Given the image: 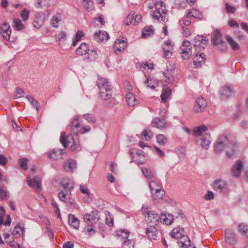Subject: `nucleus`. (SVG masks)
<instances>
[{"label":"nucleus","instance_id":"1","mask_svg":"<svg viewBox=\"0 0 248 248\" xmlns=\"http://www.w3.org/2000/svg\"><path fill=\"white\" fill-rule=\"evenodd\" d=\"M238 146L235 136L228 133L222 134L217 138L214 144V151L217 153H220L225 149L227 156L232 158L236 155Z\"/></svg>","mask_w":248,"mask_h":248},{"label":"nucleus","instance_id":"2","mask_svg":"<svg viewBox=\"0 0 248 248\" xmlns=\"http://www.w3.org/2000/svg\"><path fill=\"white\" fill-rule=\"evenodd\" d=\"M69 128L72 134H69L67 137H65L64 133H62L60 137V141L64 147H66L67 145L72 141V144L71 145L70 150L74 151L79 147V141L77 139H74L72 134L78 136L79 134L80 130L81 129V125L79 121V118L77 116L72 121L70 125L67 126Z\"/></svg>","mask_w":248,"mask_h":248},{"label":"nucleus","instance_id":"3","mask_svg":"<svg viewBox=\"0 0 248 248\" xmlns=\"http://www.w3.org/2000/svg\"><path fill=\"white\" fill-rule=\"evenodd\" d=\"M170 235L172 238L180 239L178 244L180 247H185L189 245L190 240L188 235L186 233L185 230L182 227L174 228L170 233Z\"/></svg>","mask_w":248,"mask_h":248},{"label":"nucleus","instance_id":"4","mask_svg":"<svg viewBox=\"0 0 248 248\" xmlns=\"http://www.w3.org/2000/svg\"><path fill=\"white\" fill-rule=\"evenodd\" d=\"M98 213L96 211H93L91 214H85L83 216V219L86 223L87 226L84 228L83 232L91 233L90 235L96 232L94 229L95 220H99L100 218L97 217Z\"/></svg>","mask_w":248,"mask_h":248},{"label":"nucleus","instance_id":"5","mask_svg":"<svg viewBox=\"0 0 248 248\" xmlns=\"http://www.w3.org/2000/svg\"><path fill=\"white\" fill-rule=\"evenodd\" d=\"M211 42L213 46H217L218 49L223 51L227 47L226 42L223 40L222 34L219 29H216L211 33Z\"/></svg>","mask_w":248,"mask_h":248},{"label":"nucleus","instance_id":"6","mask_svg":"<svg viewBox=\"0 0 248 248\" xmlns=\"http://www.w3.org/2000/svg\"><path fill=\"white\" fill-rule=\"evenodd\" d=\"M209 39L203 36L197 35L194 39L193 45L196 51H201L207 46Z\"/></svg>","mask_w":248,"mask_h":248},{"label":"nucleus","instance_id":"7","mask_svg":"<svg viewBox=\"0 0 248 248\" xmlns=\"http://www.w3.org/2000/svg\"><path fill=\"white\" fill-rule=\"evenodd\" d=\"M181 58L183 60H188L192 55V46L188 40L183 42L180 48Z\"/></svg>","mask_w":248,"mask_h":248},{"label":"nucleus","instance_id":"8","mask_svg":"<svg viewBox=\"0 0 248 248\" xmlns=\"http://www.w3.org/2000/svg\"><path fill=\"white\" fill-rule=\"evenodd\" d=\"M207 107L206 100L202 96L197 97L194 102L193 111L196 113L203 112Z\"/></svg>","mask_w":248,"mask_h":248},{"label":"nucleus","instance_id":"9","mask_svg":"<svg viewBox=\"0 0 248 248\" xmlns=\"http://www.w3.org/2000/svg\"><path fill=\"white\" fill-rule=\"evenodd\" d=\"M144 206L141 208L142 212L144 216L147 217L146 221L153 225H157L159 223L160 216L154 211H144Z\"/></svg>","mask_w":248,"mask_h":248},{"label":"nucleus","instance_id":"10","mask_svg":"<svg viewBox=\"0 0 248 248\" xmlns=\"http://www.w3.org/2000/svg\"><path fill=\"white\" fill-rule=\"evenodd\" d=\"M64 149H54L52 151L48 153L47 156L48 158L54 160H58L63 159L65 155Z\"/></svg>","mask_w":248,"mask_h":248},{"label":"nucleus","instance_id":"11","mask_svg":"<svg viewBox=\"0 0 248 248\" xmlns=\"http://www.w3.org/2000/svg\"><path fill=\"white\" fill-rule=\"evenodd\" d=\"M156 226L157 225H150L146 228L145 233L150 239H156L158 234Z\"/></svg>","mask_w":248,"mask_h":248},{"label":"nucleus","instance_id":"12","mask_svg":"<svg viewBox=\"0 0 248 248\" xmlns=\"http://www.w3.org/2000/svg\"><path fill=\"white\" fill-rule=\"evenodd\" d=\"M11 33L10 26L7 23L0 25V35L5 40H9Z\"/></svg>","mask_w":248,"mask_h":248},{"label":"nucleus","instance_id":"13","mask_svg":"<svg viewBox=\"0 0 248 248\" xmlns=\"http://www.w3.org/2000/svg\"><path fill=\"white\" fill-rule=\"evenodd\" d=\"M243 169V163L241 160L236 161L231 169V174L234 177H239L240 175L242 170Z\"/></svg>","mask_w":248,"mask_h":248},{"label":"nucleus","instance_id":"14","mask_svg":"<svg viewBox=\"0 0 248 248\" xmlns=\"http://www.w3.org/2000/svg\"><path fill=\"white\" fill-rule=\"evenodd\" d=\"M225 239L227 243L234 245L236 243V237L234 232L230 229L225 231Z\"/></svg>","mask_w":248,"mask_h":248},{"label":"nucleus","instance_id":"15","mask_svg":"<svg viewBox=\"0 0 248 248\" xmlns=\"http://www.w3.org/2000/svg\"><path fill=\"white\" fill-rule=\"evenodd\" d=\"M62 166L65 171L72 172L77 168V163L74 160L69 159L63 162Z\"/></svg>","mask_w":248,"mask_h":248},{"label":"nucleus","instance_id":"16","mask_svg":"<svg viewBox=\"0 0 248 248\" xmlns=\"http://www.w3.org/2000/svg\"><path fill=\"white\" fill-rule=\"evenodd\" d=\"M205 54L202 52L197 53L193 58V62L196 68L200 67L205 62Z\"/></svg>","mask_w":248,"mask_h":248},{"label":"nucleus","instance_id":"17","mask_svg":"<svg viewBox=\"0 0 248 248\" xmlns=\"http://www.w3.org/2000/svg\"><path fill=\"white\" fill-rule=\"evenodd\" d=\"M96 84L100 91H103L105 88L107 89L108 86L109 87V88H112V86L108 79L100 76H98Z\"/></svg>","mask_w":248,"mask_h":248},{"label":"nucleus","instance_id":"18","mask_svg":"<svg viewBox=\"0 0 248 248\" xmlns=\"http://www.w3.org/2000/svg\"><path fill=\"white\" fill-rule=\"evenodd\" d=\"M149 186L152 194L154 193V191L155 192L162 188L160 181L155 177L151 180L149 182Z\"/></svg>","mask_w":248,"mask_h":248},{"label":"nucleus","instance_id":"19","mask_svg":"<svg viewBox=\"0 0 248 248\" xmlns=\"http://www.w3.org/2000/svg\"><path fill=\"white\" fill-rule=\"evenodd\" d=\"M127 46V43L124 40L117 39L116 40L113 48L115 53L121 52Z\"/></svg>","mask_w":248,"mask_h":248},{"label":"nucleus","instance_id":"20","mask_svg":"<svg viewBox=\"0 0 248 248\" xmlns=\"http://www.w3.org/2000/svg\"><path fill=\"white\" fill-rule=\"evenodd\" d=\"M90 49L88 44L83 43L77 48L76 53L78 55L83 56L88 54Z\"/></svg>","mask_w":248,"mask_h":248},{"label":"nucleus","instance_id":"21","mask_svg":"<svg viewBox=\"0 0 248 248\" xmlns=\"http://www.w3.org/2000/svg\"><path fill=\"white\" fill-rule=\"evenodd\" d=\"M213 186L215 190L219 192H222L227 188L226 183L221 179L216 180L214 183Z\"/></svg>","mask_w":248,"mask_h":248},{"label":"nucleus","instance_id":"22","mask_svg":"<svg viewBox=\"0 0 248 248\" xmlns=\"http://www.w3.org/2000/svg\"><path fill=\"white\" fill-rule=\"evenodd\" d=\"M220 94L223 98H228L232 95V89L228 85H224L221 87Z\"/></svg>","mask_w":248,"mask_h":248},{"label":"nucleus","instance_id":"23","mask_svg":"<svg viewBox=\"0 0 248 248\" xmlns=\"http://www.w3.org/2000/svg\"><path fill=\"white\" fill-rule=\"evenodd\" d=\"M107 88V89L105 88L104 90L100 91L99 92L100 97L105 101L110 100L112 99V88H109L108 86Z\"/></svg>","mask_w":248,"mask_h":248},{"label":"nucleus","instance_id":"24","mask_svg":"<svg viewBox=\"0 0 248 248\" xmlns=\"http://www.w3.org/2000/svg\"><path fill=\"white\" fill-rule=\"evenodd\" d=\"M44 16L40 13H36L32 23L33 27L36 29H40L44 24Z\"/></svg>","mask_w":248,"mask_h":248},{"label":"nucleus","instance_id":"25","mask_svg":"<svg viewBox=\"0 0 248 248\" xmlns=\"http://www.w3.org/2000/svg\"><path fill=\"white\" fill-rule=\"evenodd\" d=\"M58 196L60 201L66 202L71 200V192L67 191L66 190H62L58 193Z\"/></svg>","mask_w":248,"mask_h":248},{"label":"nucleus","instance_id":"26","mask_svg":"<svg viewBox=\"0 0 248 248\" xmlns=\"http://www.w3.org/2000/svg\"><path fill=\"white\" fill-rule=\"evenodd\" d=\"M68 223L70 226L76 230L79 228L80 221L74 215L69 214L68 216Z\"/></svg>","mask_w":248,"mask_h":248},{"label":"nucleus","instance_id":"27","mask_svg":"<svg viewBox=\"0 0 248 248\" xmlns=\"http://www.w3.org/2000/svg\"><path fill=\"white\" fill-rule=\"evenodd\" d=\"M109 38V34L106 31H99L94 34V39L98 42H102L104 40L107 41Z\"/></svg>","mask_w":248,"mask_h":248},{"label":"nucleus","instance_id":"28","mask_svg":"<svg viewBox=\"0 0 248 248\" xmlns=\"http://www.w3.org/2000/svg\"><path fill=\"white\" fill-rule=\"evenodd\" d=\"M125 98L129 106L133 107L139 103V101L136 99L135 95L131 92H129L126 94Z\"/></svg>","mask_w":248,"mask_h":248},{"label":"nucleus","instance_id":"29","mask_svg":"<svg viewBox=\"0 0 248 248\" xmlns=\"http://www.w3.org/2000/svg\"><path fill=\"white\" fill-rule=\"evenodd\" d=\"M27 184L31 187H33L35 189H39L41 187V184L40 179L38 177H34L32 180L29 179V176L28 177Z\"/></svg>","mask_w":248,"mask_h":248},{"label":"nucleus","instance_id":"30","mask_svg":"<svg viewBox=\"0 0 248 248\" xmlns=\"http://www.w3.org/2000/svg\"><path fill=\"white\" fill-rule=\"evenodd\" d=\"M166 124V122L165 119L157 117L154 119L152 123V125L155 127L162 128L165 127Z\"/></svg>","mask_w":248,"mask_h":248},{"label":"nucleus","instance_id":"31","mask_svg":"<svg viewBox=\"0 0 248 248\" xmlns=\"http://www.w3.org/2000/svg\"><path fill=\"white\" fill-rule=\"evenodd\" d=\"M173 72L174 70L171 69L170 70L167 69L163 72V74L166 78L165 81L168 84L172 83L174 81V77L172 75Z\"/></svg>","mask_w":248,"mask_h":248},{"label":"nucleus","instance_id":"32","mask_svg":"<svg viewBox=\"0 0 248 248\" xmlns=\"http://www.w3.org/2000/svg\"><path fill=\"white\" fill-rule=\"evenodd\" d=\"M189 16H191L195 18L201 19L202 17V12L196 9H193L190 10L186 15V18H188Z\"/></svg>","mask_w":248,"mask_h":248},{"label":"nucleus","instance_id":"33","mask_svg":"<svg viewBox=\"0 0 248 248\" xmlns=\"http://www.w3.org/2000/svg\"><path fill=\"white\" fill-rule=\"evenodd\" d=\"M161 221L166 225H170L174 220L173 215L169 214V217L166 214H161L160 216V219Z\"/></svg>","mask_w":248,"mask_h":248},{"label":"nucleus","instance_id":"34","mask_svg":"<svg viewBox=\"0 0 248 248\" xmlns=\"http://www.w3.org/2000/svg\"><path fill=\"white\" fill-rule=\"evenodd\" d=\"M135 161L140 164H143L146 161L145 155L142 153V151L137 152L134 156Z\"/></svg>","mask_w":248,"mask_h":248},{"label":"nucleus","instance_id":"35","mask_svg":"<svg viewBox=\"0 0 248 248\" xmlns=\"http://www.w3.org/2000/svg\"><path fill=\"white\" fill-rule=\"evenodd\" d=\"M171 94V91L169 87L163 89L161 95L162 102H166L168 99L170 97Z\"/></svg>","mask_w":248,"mask_h":248},{"label":"nucleus","instance_id":"36","mask_svg":"<svg viewBox=\"0 0 248 248\" xmlns=\"http://www.w3.org/2000/svg\"><path fill=\"white\" fill-rule=\"evenodd\" d=\"M154 31L155 30L152 26L146 27L142 31L141 36L143 38H147L151 35L154 34Z\"/></svg>","mask_w":248,"mask_h":248},{"label":"nucleus","instance_id":"37","mask_svg":"<svg viewBox=\"0 0 248 248\" xmlns=\"http://www.w3.org/2000/svg\"><path fill=\"white\" fill-rule=\"evenodd\" d=\"M201 146L204 149H207V147L210 144V136L207 134H205L201 138Z\"/></svg>","mask_w":248,"mask_h":248},{"label":"nucleus","instance_id":"38","mask_svg":"<svg viewBox=\"0 0 248 248\" xmlns=\"http://www.w3.org/2000/svg\"><path fill=\"white\" fill-rule=\"evenodd\" d=\"M165 193L164 190L163 188L160 189L152 193L153 198L156 201L162 200L164 198Z\"/></svg>","mask_w":248,"mask_h":248},{"label":"nucleus","instance_id":"39","mask_svg":"<svg viewBox=\"0 0 248 248\" xmlns=\"http://www.w3.org/2000/svg\"><path fill=\"white\" fill-rule=\"evenodd\" d=\"M62 185L63 188V190H67V191L71 192L74 188V183L70 180L63 181Z\"/></svg>","mask_w":248,"mask_h":248},{"label":"nucleus","instance_id":"40","mask_svg":"<svg viewBox=\"0 0 248 248\" xmlns=\"http://www.w3.org/2000/svg\"><path fill=\"white\" fill-rule=\"evenodd\" d=\"M26 98L31 103L32 107L35 108L37 111H38L40 108V104L39 102L31 95H26Z\"/></svg>","mask_w":248,"mask_h":248},{"label":"nucleus","instance_id":"41","mask_svg":"<svg viewBox=\"0 0 248 248\" xmlns=\"http://www.w3.org/2000/svg\"><path fill=\"white\" fill-rule=\"evenodd\" d=\"M142 172L144 176L148 179L152 180L155 178L154 174L151 170L146 167H142L141 169Z\"/></svg>","mask_w":248,"mask_h":248},{"label":"nucleus","instance_id":"42","mask_svg":"<svg viewBox=\"0 0 248 248\" xmlns=\"http://www.w3.org/2000/svg\"><path fill=\"white\" fill-rule=\"evenodd\" d=\"M116 234L118 237H121L124 239H127L130 234V232L126 229H120L116 231Z\"/></svg>","mask_w":248,"mask_h":248},{"label":"nucleus","instance_id":"43","mask_svg":"<svg viewBox=\"0 0 248 248\" xmlns=\"http://www.w3.org/2000/svg\"><path fill=\"white\" fill-rule=\"evenodd\" d=\"M207 129V127L204 125H201L195 127L193 130L194 135L195 136H200L202 135L203 132L206 131Z\"/></svg>","mask_w":248,"mask_h":248},{"label":"nucleus","instance_id":"44","mask_svg":"<svg viewBox=\"0 0 248 248\" xmlns=\"http://www.w3.org/2000/svg\"><path fill=\"white\" fill-rule=\"evenodd\" d=\"M13 27L17 31H21L24 29V26L19 18H15L14 19Z\"/></svg>","mask_w":248,"mask_h":248},{"label":"nucleus","instance_id":"45","mask_svg":"<svg viewBox=\"0 0 248 248\" xmlns=\"http://www.w3.org/2000/svg\"><path fill=\"white\" fill-rule=\"evenodd\" d=\"M226 39L233 50H237L239 49V44L232 37L228 36Z\"/></svg>","mask_w":248,"mask_h":248},{"label":"nucleus","instance_id":"46","mask_svg":"<svg viewBox=\"0 0 248 248\" xmlns=\"http://www.w3.org/2000/svg\"><path fill=\"white\" fill-rule=\"evenodd\" d=\"M82 117L86 120L90 124H94L96 121L95 117L91 113H86L82 116Z\"/></svg>","mask_w":248,"mask_h":248},{"label":"nucleus","instance_id":"47","mask_svg":"<svg viewBox=\"0 0 248 248\" xmlns=\"http://www.w3.org/2000/svg\"><path fill=\"white\" fill-rule=\"evenodd\" d=\"M24 228L19 225H16L13 231V235L16 237H20L23 233Z\"/></svg>","mask_w":248,"mask_h":248},{"label":"nucleus","instance_id":"48","mask_svg":"<svg viewBox=\"0 0 248 248\" xmlns=\"http://www.w3.org/2000/svg\"><path fill=\"white\" fill-rule=\"evenodd\" d=\"M155 81V80L154 78L149 77L146 78L144 83L150 88L155 89L157 85Z\"/></svg>","mask_w":248,"mask_h":248},{"label":"nucleus","instance_id":"49","mask_svg":"<svg viewBox=\"0 0 248 248\" xmlns=\"http://www.w3.org/2000/svg\"><path fill=\"white\" fill-rule=\"evenodd\" d=\"M152 136V133L151 130H144L141 134V138L142 140H148Z\"/></svg>","mask_w":248,"mask_h":248},{"label":"nucleus","instance_id":"50","mask_svg":"<svg viewBox=\"0 0 248 248\" xmlns=\"http://www.w3.org/2000/svg\"><path fill=\"white\" fill-rule=\"evenodd\" d=\"M80 191L81 192V193H82L83 194H87V195L88 196L87 202H91L92 201V199L89 196L90 192V191H89V189L88 188V187L87 186H85L80 185Z\"/></svg>","mask_w":248,"mask_h":248},{"label":"nucleus","instance_id":"51","mask_svg":"<svg viewBox=\"0 0 248 248\" xmlns=\"http://www.w3.org/2000/svg\"><path fill=\"white\" fill-rule=\"evenodd\" d=\"M156 138L157 143L160 145H165L167 142V138L163 134H159Z\"/></svg>","mask_w":248,"mask_h":248},{"label":"nucleus","instance_id":"52","mask_svg":"<svg viewBox=\"0 0 248 248\" xmlns=\"http://www.w3.org/2000/svg\"><path fill=\"white\" fill-rule=\"evenodd\" d=\"M90 51V53H88L89 56L86 57V59L89 61L94 60L97 56L96 50L95 49H92Z\"/></svg>","mask_w":248,"mask_h":248},{"label":"nucleus","instance_id":"53","mask_svg":"<svg viewBox=\"0 0 248 248\" xmlns=\"http://www.w3.org/2000/svg\"><path fill=\"white\" fill-rule=\"evenodd\" d=\"M239 231L243 235L248 236V226L243 224H240L238 226Z\"/></svg>","mask_w":248,"mask_h":248},{"label":"nucleus","instance_id":"54","mask_svg":"<svg viewBox=\"0 0 248 248\" xmlns=\"http://www.w3.org/2000/svg\"><path fill=\"white\" fill-rule=\"evenodd\" d=\"M30 11L26 9H24L20 13V16L23 21H26L28 20Z\"/></svg>","mask_w":248,"mask_h":248},{"label":"nucleus","instance_id":"55","mask_svg":"<svg viewBox=\"0 0 248 248\" xmlns=\"http://www.w3.org/2000/svg\"><path fill=\"white\" fill-rule=\"evenodd\" d=\"M134 242L130 239H126L123 243L124 248H134Z\"/></svg>","mask_w":248,"mask_h":248},{"label":"nucleus","instance_id":"56","mask_svg":"<svg viewBox=\"0 0 248 248\" xmlns=\"http://www.w3.org/2000/svg\"><path fill=\"white\" fill-rule=\"evenodd\" d=\"M165 47L167 49L172 50L173 47V43H172L170 39H168L164 42V44L162 45V47Z\"/></svg>","mask_w":248,"mask_h":248},{"label":"nucleus","instance_id":"57","mask_svg":"<svg viewBox=\"0 0 248 248\" xmlns=\"http://www.w3.org/2000/svg\"><path fill=\"white\" fill-rule=\"evenodd\" d=\"M163 51L164 53L163 55V57L165 59H169L172 55V50H169L167 49V48L165 47H163Z\"/></svg>","mask_w":248,"mask_h":248},{"label":"nucleus","instance_id":"58","mask_svg":"<svg viewBox=\"0 0 248 248\" xmlns=\"http://www.w3.org/2000/svg\"><path fill=\"white\" fill-rule=\"evenodd\" d=\"M28 164V159L26 158H21L19 160V164L21 168L24 169V170H27L28 169L27 167Z\"/></svg>","mask_w":248,"mask_h":248},{"label":"nucleus","instance_id":"59","mask_svg":"<svg viewBox=\"0 0 248 248\" xmlns=\"http://www.w3.org/2000/svg\"><path fill=\"white\" fill-rule=\"evenodd\" d=\"M52 206L55 208L56 210L54 211L55 214L57 215V217L61 218V214H60V210L59 208L58 204L54 201V200H52L51 202Z\"/></svg>","mask_w":248,"mask_h":248},{"label":"nucleus","instance_id":"60","mask_svg":"<svg viewBox=\"0 0 248 248\" xmlns=\"http://www.w3.org/2000/svg\"><path fill=\"white\" fill-rule=\"evenodd\" d=\"M225 9L228 13L233 14L236 11V9L228 3L225 4Z\"/></svg>","mask_w":248,"mask_h":248},{"label":"nucleus","instance_id":"61","mask_svg":"<svg viewBox=\"0 0 248 248\" xmlns=\"http://www.w3.org/2000/svg\"><path fill=\"white\" fill-rule=\"evenodd\" d=\"M97 22H99L101 25H105V21L104 20L103 16L102 15H101L98 17H95L94 18V20L93 21V24H96V25H98V24L97 23Z\"/></svg>","mask_w":248,"mask_h":248},{"label":"nucleus","instance_id":"62","mask_svg":"<svg viewBox=\"0 0 248 248\" xmlns=\"http://www.w3.org/2000/svg\"><path fill=\"white\" fill-rule=\"evenodd\" d=\"M24 94V91L22 89L17 88L16 90V94L15 97L16 98H18L23 96Z\"/></svg>","mask_w":248,"mask_h":248},{"label":"nucleus","instance_id":"63","mask_svg":"<svg viewBox=\"0 0 248 248\" xmlns=\"http://www.w3.org/2000/svg\"><path fill=\"white\" fill-rule=\"evenodd\" d=\"M8 162L7 157L3 155H0V165L4 166Z\"/></svg>","mask_w":248,"mask_h":248},{"label":"nucleus","instance_id":"64","mask_svg":"<svg viewBox=\"0 0 248 248\" xmlns=\"http://www.w3.org/2000/svg\"><path fill=\"white\" fill-rule=\"evenodd\" d=\"M182 29L183 31V34L185 37H187L191 34V31L188 28L183 26Z\"/></svg>","mask_w":248,"mask_h":248}]
</instances>
